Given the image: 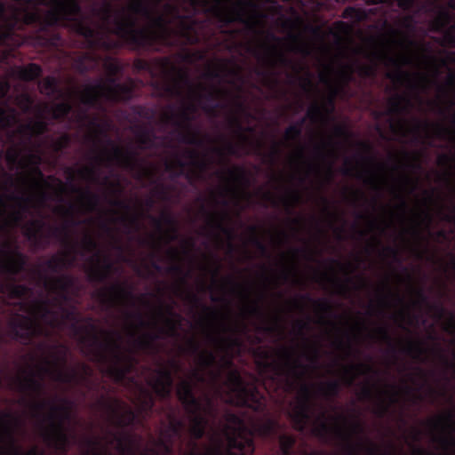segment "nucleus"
Instances as JSON below:
<instances>
[{
  "instance_id": "c756f323",
  "label": "nucleus",
  "mask_w": 455,
  "mask_h": 455,
  "mask_svg": "<svg viewBox=\"0 0 455 455\" xmlns=\"http://www.w3.org/2000/svg\"><path fill=\"white\" fill-rule=\"evenodd\" d=\"M298 252L295 251L289 253H282L279 259V275L277 282L288 281L296 275V263Z\"/></svg>"
},
{
  "instance_id": "bb28decb",
  "label": "nucleus",
  "mask_w": 455,
  "mask_h": 455,
  "mask_svg": "<svg viewBox=\"0 0 455 455\" xmlns=\"http://www.w3.org/2000/svg\"><path fill=\"white\" fill-rule=\"evenodd\" d=\"M100 164H116L131 167L133 164L132 156L123 148L114 145H108L97 157Z\"/></svg>"
},
{
  "instance_id": "7ed1b4c3",
  "label": "nucleus",
  "mask_w": 455,
  "mask_h": 455,
  "mask_svg": "<svg viewBox=\"0 0 455 455\" xmlns=\"http://www.w3.org/2000/svg\"><path fill=\"white\" fill-rule=\"evenodd\" d=\"M320 331L321 335L311 344H305L300 348L280 350L277 367L280 373L291 381V385L304 375H315V369L322 363L320 357L330 353L331 363L326 365V371L347 384L363 375L364 383L361 396L372 400L374 411L379 415L387 411L394 403L422 399L425 391L428 389L426 376L421 370L413 369L401 386L396 387L373 381L371 368L368 364L346 362L349 356H355V345L364 339H387L385 326L370 327L364 322L347 320L339 323L322 324Z\"/></svg>"
},
{
  "instance_id": "f8f14e48",
  "label": "nucleus",
  "mask_w": 455,
  "mask_h": 455,
  "mask_svg": "<svg viewBox=\"0 0 455 455\" xmlns=\"http://www.w3.org/2000/svg\"><path fill=\"white\" fill-rule=\"evenodd\" d=\"M350 33L351 27L342 21L337 22L332 29L339 53L327 63L323 64L319 71L320 83L326 91L327 98L323 103H313L308 109L307 116L315 124L325 125L328 123L329 114L333 108L332 99L339 92L355 68L352 60L342 56L344 41Z\"/></svg>"
},
{
  "instance_id": "37998d69",
  "label": "nucleus",
  "mask_w": 455,
  "mask_h": 455,
  "mask_svg": "<svg viewBox=\"0 0 455 455\" xmlns=\"http://www.w3.org/2000/svg\"><path fill=\"white\" fill-rule=\"evenodd\" d=\"M8 91V85L5 82H0V98L4 97Z\"/></svg>"
},
{
  "instance_id": "58836bf2",
  "label": "nucleus",
  "mask_w": 455,
  "mask_h": 455,
  "mask_svg": "<svg viewBox=\"0 0 455 455\" xmlns=\"http://www.w3.org/2000/svg\"><path fill=\"white\" fill-rule=\"evenodd\" d=\"M5 291L12 298H20L27 292L26 289L20 285L6 286Z\"/></svg>"
},
{
  "instance_id": "0eeeda50",
  "label": "nucleus",
  "mask_w": 455,
  "mask_h": 455,
  "mask_svg": "<svg viewBox=\"0 0 455 455\" xmlns=\"http://www.w3.org/2000/svg\"><path fill=\"white\" fill-rule=\"evenodd\" d=\"M66 347H40L32 355L29 365L9 380L11 388L28 392L29 398H22L20 406L34 419L44 439L57 450H64L72 438L69 421L72 418V403L60 399L45 400L39 393L40 379L47 375L60 382L78 381L90 374L84 365L75 369L64 365Z\"/></svg>"
},
{
  "instance_id": "6e6552de",
  "label": "nucleus",
  "mask_w": 455,
  "mask_h": 455,
  "mask_svg": "<svg viewBox=\"0 0 455 455\" xmlns=\"http://www.w3.org/2000/svg\"><path fill=\"white\" fill-rule=\"evenodd\" d=\"M6 160L16 168L17 177L0 175V220L4 227L20 225L30 208L47 206L68 221L76 212L94 208V196L84 191H79L76 201L68 206L57 204L67 197L66 187L57 179L43 180L37 168L41 160L37 151L12 147L6 152Z\"/></svg>"
},
{
  "instance_id": "8fccbe9b",
  "label": "nucleus",
  "mask_w": 455,
  "mask_h": 455,
  "mask_svg": "<svg viewBox=\"0 0 455 455\" xmlns=\"http://www.w3.org/2000/svg\"><path fill=\"white\" fill-rule=\"evenodd\" d=\"M334 232L336 233V235L339 237V238H342L344 235L339 232H337L336 230H334Z\"/></svg>"
},
{
  "instance_id": "e433bc0d",
  "label": "nucleus",
  "mask_w": 455,
  "mask_h": 455,
  "mask_svg": "<svg viewBox=\"0 0 455 455\" xmlns=\"http://www.w3.org/2000/svg\"><path fill=\"white\" fill-rule=\"evenodd\" d=\"M248 237L243 238V243L244 244H252L256 246L259 251L264 254L266 252V249L262 243L259 241V239L257 236L256 230L254 228H250L248 230Z\"/></svg>"
},
{
  "instance_id": "20e7f679",
  "label": "nucleus",
  "mask_w": 455,
  "mask_h": 455,
  "mask_svg": "<svg viewBox=\"0 0 455 455\" xmlns=\"http://www.w3.org/2000/svg\"><path fill=\"white\" fill-rule=\"evenodd\" d=\"M252 290L251 286H246L239 291V315L235 317L228 310L207 309L200 322L208 347L198 354L196 371L183 379L177 387L178 396L189 414L190 431L196 437L203 435L212 411L211 401L202 395L197 382L206 381L215 386L223 373L221 392L226 402L252 406L259 399L255 387L244 383L231 366V355L239 344L237 333L244 329L243 320L258 315L260 311V296L252 295Z\"/></svg>"
},
{
  "instance_id": "aec40b11",
  "label": "nucleus",
  "mask_w": 455,
  "mask_h": 455,
  "mask_svg": "<svg viewBox=\"0 0 455 455\" xmlns=\"http://www.w3.org/2000/svg\"><path fill=\"white\" fill-rule=\"evenodd\" d=\"M69 109L70 106L67 103L57 104L54 108L44 105L38 110L37 119L30 121L26 125H21L19 132L23 140H26L28 136L42 133L46 125L44 119L50 116L59 118L67 114Z\"/></svg>"
},
{
  "instance_id": "ddd939ff",
  "label": "nucleus",
  "mask_w": 455,
  "mask_h": 455,
  "mask_svg": "<svg viewBox=\"0 0 455 455\" xmlns=\"http://www.w3.org/2000/svg\"><path fill=\"white\" fill-rule=\"evenodd\" d=\"M403 289L411 296L415 292L409 279L405 280L397 274L387 276L376 289V302L381 309L394 308V321L405 328L413 323L415 313L420 307V295L416 293L409 301L405 295L401 294Z\"/></svg>"
},
{
  "instance_id": "09e8293b",
  "label": "nucleus",
  "mask_w": 455,
  "mask_h": 455,
  "mask_svg": "<svg viewBox=\"0 0 455 455\" xmlns=\"http://www.w3.org/2000/svg\"><path fill=\"white\" fill-rule=\"evenodd\" d=\"M335 134H341L342 133V130L341 128H337L334 132Z\"/></svg>"
},
{
  "instance_id": "c03bdc74",
  "label": "nucleus",
  "mask_w": 455,
  "mask_h": 455,
  "mask_svg": "<svg viewBox=\"0 0 455 455\" xmlns=\"http://www.w3.org/2000/svg\"><path fill=\"white\" fill-rule=\"evenodd\" d=\"M304 90L307 92H311L313 89V84L310 80L307 81V83L303 84Z\"/></svg>"
},
{
  "instance_id": "c85d7f7f",
  "label": "nucleus",
  "mask_w": 455,
  "mask_h": 455,
  "mask_svg": "<svg viewBox=\"0 0 455 455\" xmlns=\"http://www.w3.org/2000/svg\"><path fill=\"white\" fill-rule=\"evenodd\" d=\"M207 225L211 230L206 233L211 237L215 245L223 246V238H225L228 250L232 251L235 239L234 232L230 228L224 227L222 221L212 217L207 220Z\"/></svg>"
},
{
  "instance_id": "cd10ccee",
  "label": "nucleus",
  "mask_w": 455,
  "mask_h": 455,
  "mask_svg": "<svg viewBox=\"0 0 455 455\" xmlns=\"http://www.w3.org/2000/svg\"><path fill=\"white\" fill-rule=\"evenodd\" d=\"M403 350L412 358L427 361L439 358L443 361L439 350L430 347L428 344L415 339H408L403 347Z\"/></svg>"
},
{
  "instance_id": "4468645a",
  "label": "nucleus",
  "mask_w": 455,
  "mask_h": 455,
  "mask_svg": "<svg viewBox=\"0 0 455 455\" xmlns=\"http://www.w3.org/2000/svg\"><path fill=\"white\" fill-rule=\"evenodd\" d=\"M283 28L286 30L284 38H272L266 44L267 62L274 64L283 61L285 52L307 55L316 51L317 40L300 18L293 17L285 20ZM319 52L323 57L330 58V51L327 47L322 46Z\"/></svg>"
},
{
  "instance_id": "f704fd0d",
  "label": "nucleus",
  "mask_w": 455,
  "mask_h": 455,
  "mask_svg": "<svg viewBox=\"0 0 455 455\" xmlns=\"http://www.w3.org/2000/svg\"><path fill=\"white\" fill-rule=\"evenodd\" d=\"M43 225L39 220H33L24 227V232L29 239H36L41 235Z\"/></svg>"
},
{
  "instance_id": "f257e3e1",
  "label": "nucleus",
  "mask_w": 455,
  "mask_h": 455,
  "mask_svg": "<svg viewBox=\"0 0 455 455\" xmlns=\"http://www.w3.org/2000/svg\"><path fill=\"white\" fill-rule=\"evenodd\" d=\"M159 71L164 80L166 91L172 94L186 95L182 97L180 108H168L163 113L162 119L166 124H172L187 131L189 134L183 140L195 144L196 136L190 130L188 121L192 119L201 107L206 112H211L215 107L230 106L235 108L236 125L233 131L232 140H221L211 142L206 147L198 145L189 148L180 159L177 160L180 172H175V163L169 160L165 163L166 170L174 174L189 172L196 178H206L208 171L213 170L223 180L228 204L237 208H243L251 202L246 188L244 172L238 167H225L228 154H247L260 147V140L250 128L242 126L241 119L243 113V102L241 92L238 90L236 80L239 74L225 60H216L212 68L203 78L197 86L188 84L184 72L178 68L172 60H163Z\"/></svg>"
},
{
  "instance_id": "de8ad7c7",
  "label": "nucleus",
  "mask_w": 455,
  "mask_h": 455,
  "mask_svg": "<svg viewBox=\"0 0 455 455\" xmlns=\"http://www.w3.org/2000/svg\"><path fill=\"white\" fill-rule=\"evenodd\" d=\"M377 129L379 131V134H380L381 137H383V138H389L388 136H386V135L383 134V132H381V129L379 126L377 127Z\"/></svg>"
},
{
  "instance_id": "a18cd8bd",
  "label": "nucleus",
  "mask_w": 455,
  "mask_h": 455,
  "mask_svg": "<svg viewBox=\"0 0 455 455\" xmlns=\"http://www.w3.org/2000/svg\"><path fill=\"white\" fill-rule=\"evenodd\" d=\"M67 141H68V140L66 137L61 138L60 143L55 146L56 149H60L61 147H63L67 143Z\"/></svg>"
},
{
  "instance_id": "9d476101",
  "label": "nucleus",
  "mask_w": 455,
  "mask_h": 455,
  "mask_svg": "<svg viewBox=\"0 0 455 455\" xmlns=\"http://www.w3.org/2000/svg\"><path fill=\"white\" fill-rule=\"evenodd\" d=\"M98 220L91 224V231L83 239V255L92 253L85 269L92 280L106 277L113 267L109 259V249L101 247L107 242L115 248L118 233H129L139 228L138 214L122 203L108 206L105 212L97 213Z\"/></svg>"
},
{
  "instance_id": "3c124183",
  "label": "nucleus",
  "mask_w": 455,
  "mask_h": 455,
  "mask_svg": "<svg viewBox=\"0 0 455 455\" xmlns=\"http://www.w3.org/2000/svg\"><path fill=\"white\" fill-rule=\"evenodd\" d=\"M145 174L150 176L152 174V171L151 170H146L145 171Z\"/></svg>"
},
{
  "instance_id": "f3484780",
  "label": "nucleus",
  "mask_w": 455,
  "mask_h": 455,
  "mask_svg": "<svg viewBox=\"0 0 455 455\" xmlns=\"http://www.w3.org/2000/svg\"><path fill=\"white\" fill-rule=\"evenodd\" d=\"M139 440L124 434H105L92 436L83 445L82 455H132Z\"/></svg>"
},
{
  "instance_id": "412c9836",
  "label": "nucleus",
  "mask_w": 455,
  "mask_h": 455,
  "mask_svg": "<svg viewBox=\"0 0 455 455\" xmlns=\"http://www.w3.org/2000/svg\"><path fill=\"white\" fill-rule=\"evenodd\" d=\"M36 4L50 7L47 20L50 23L60 20H76L79 7L75 0H34Z\"/></svg>"
},
{
  "instance_id": "423d86ee",
  "label": "nucleus",
  "mask_w": 455,
  "mask_h": 455,
  "mask_svg": "<svg viewBox=\"0 0 455 455\" xmlns=\"http://www.w3.org/2000/svg\"><path fill=\"white\" fill-rule=\"evenodd\" d=\"M96 296L104 305L123 306L122 319L118 324L126 344L119 333L107 332L94 325L84 324V330L78 337L80 348L92 360L100 362L102 371L116 380L122 379L133 365L128 348H145L155 338L163 334L179 336L184 330V321L164 307L156 295L134 299L124 286L115 284L100 289Z\"/></svg>"
},
{
  "instance_id": "f03ea898",
  "label": "nucleus",
  "mask_w": 455,
  "mask_h": 455,
  "mask_svg": "<svg viewBox=\"0 0 455 455\" xmlns=\"http://www.w3.org/2000/svg\"><path fill=\"white\" fill-rule=\"evenodd\" d=\"M455 74L444 64L420 55L405 38V112L412 108L440 114L441 123H427L405 116V142H426L436 137L447 140L450 153L438 157V179L446 186L440 196L420 190L419 182L405 172V228H427L432 218L455 222Z\"/></svg>"
},
{
  "instance_id": "b1692460",
  "label": "nucleus",
  "mask_w": 455,
  "mask_h": 455,
  "mask_svg": "<svg viewBox=\"0 0 455 455\" xmlns=\"http://www.w3.org/2000/svg\"><path fill=\"white\" fill-rule=\"evenodd\" d=\"M179 370V363L176 361H172L151 372L148 377V383L158 395L165 396L172 388L171 375L178 372Z\"/></svg>"
},
{
  "instance_id": "a19ab883",
  "label": "nucleus",
  "mask_w": 455,
  "mask_h": 455,
  "mask_svg": "<svg viewBox=\"0 0 455 455\" xmlns=\"http://www.w3.org/2000/svg\"><path fill=\"white\" fill-rule=\"evenodd\" d=\"M293 443V439L287 435H283L280 437V446L282 451L284 455H287L289 449L291 447Z\"/></svg>"
},
{
  "instance_id": "72a5a7b5",
  "label": "nucleus",
  "mask_w": 455,
  "mask_h": 455,
  "mask_svg": "<svg viewBox=\"0 0 455 455\" xmlns=\"http://www.w3.org/2000/svg\"><path fill=\"white\" fill-rule=\"evenodd\" d=\"M39 74L40 68L36 64H30L27 67L20 68L18 76L23 80H32L38 76Z\"/></svg>"
},
{
  "instance_id": "6ab92c4d",
  "label": "nucleus",
  "mask_w": 455,
  "mask_h": 455,
  "mask_svg": "<svg viewBox=\"0 0 455 455\" xmlns=\"http://www.w3.org/2000/svg\"><path fill=\"white\" fill-rule=\"evenodd\" d=\"M315 230L312 228V223H307L304 220L297 219L290 224L287 230L272 232L268 235L270 243L273 245L284 243L290 238L302 241L305 244L311 240L316 239Z\"/></svg>"
},
{
  "instance_id": "49530a36",
  "label": "nucleus",
  "mask_w": 455,
  "mask_h": 455,
  "mask_svg": "<svg viewBox=\"0 0 455 455\" xmlns=\"http://www.w3.org/2000/svg\"><path fill=\"white\" fill-rule=\"evenodd\" d=\"M196 285L198 289H204L207 286L206 283L204 280L196 281Z\"/></svg>"
},
{
  "instance_id": "1a4fd4ad",
  "label": "nucleus",
  "mask_w": 455,
  "mask_h": 455,
  "mask_svg": "<svg viewBox=\"0 0 455 455\" xmlns=\"http://www.w3.org/2000/svg\"><path fill=\"white\" fill-rule=\"evenodd\" d=\"M300 133V127L293 125L286 130L283 144L291 147L289 156L291 169V182L298 183V188L290 190L285 197L284 204L288 206L308 200L307 190H318L331 178L332 163L338 157V148L332 137H323L320 134V141L315 149V159L308 160L303 147L297 143Z\"/></svg>"
},
{
  "instance_id": "4be33fe9",
  "label": "nucleus",
  "mask_w": 455,
  "mask_h": 455,
  "mask_svg": "<svg viewBox=\"0 0 455 455\" xmlns=\"http://www.w3.org/2000/svg\"><path fill=\"white\" fill-rule=\"evenodd\" d=\"M120 90V86L114 80L108 79L85 86L81 92L80 99L84 103H93L100 98L117 100L121 99Z\"/></svg>"
},
{
  "instance_id": "c9c22d12",
  "label": "nucleus",
  "mask_w": 455,
  "mask_h": 455,
  "mask_svg": "<svg viewBox=\"0 0 455 455\" xmlns=\"http://www.w3.org/2000/svg\"><path fill=\"white\" fill-rule=\"evenodd\" d=\"M15 122V114L12 109L0 106V127H7Z\"/></svg>"
},
{
  "instance_id": "4c0bfd02",
  "label": "nucleus",
  "mask_w": 455,
  "mask_h": 455,
  "mask_svg": "<svg viewBox=\"0 0 455 455\" xmlns=\"http://www.w3.org/2000/svg\"><path fill=\"white\" fill-rule=\"evenodd\" d=\"M55 87V80L51 77L45 78L41 84H40V90L43 93L50 95Z\"/></svg>"
},
{
  "instance_id": "864d4df0",
  "label": "nucleus",
  "mask_w": 455,
  "mask_h": 455,
  "mask_svg": "<svg viewBox=\"0 0 455 455\" xmlns=\"http://www.w3.org/2000/svg\"><path fill=\"white\" fill-rule=\"evenodd\" d=\"M328 226H329L331 228H333V227H332V224L331 223V221H329V222H328Z\"/></svg>"
},
{
  "instance_id": "393cba45",
  "label": "nucleus",
  "mask_w": 455,
  "mask_h": 455,
  "mask_svg": "<svg viewBox=\"0 0 455 455\" xmlns=\"http://www.w3.org/2000/svg\"><path fill=\"white\" fill-rule=\"evenodd\" d=\"M168 429L161 431L159 441L148 443L139 455H167L170 451L169 441L178 435L180 428V422L174 419H170Z\"/></svg>"
},
{
  "instance_id": "5701e85b",
  "label": "nucleus",
  "mask_w": 455,
  "mask_h": 455,
  "mask_svg": "<svg viewBox=\"0 0 455 455\" xmlns=\"http://www.w3.org/2000/svg\"><path fill=\"white\" fill-rule=\"evenodd\" d=\"M99 408L107 419L119 426L132 422L134 416L132 411L122 402L114 398H105L99 403Z\"/></svg>"
},
{
  "instance_id": "5fc2aeb1",
  "label": "nucleus",
  "mask_w": 455,
  "mask_h": 455,
  "mask_svg": "<svg viewBox=\"0 0 455 455\" xmlns=\"http://www.w3.org/2000/svg\"><path fill=\"white\" fill-rule=\"evenodd\" d=\"M141 144H142L143 147H147L145 141L141 140Z\"/></svg>"
},
{
  "instance_id": "2eb2a0df",
  "label": "nucleus",
  "mask_w": 455,
  "mask_h": 455,
  "mask_svg": "<svg viewBox=\"0 0 455 455\" xmlns=\"http://www.w3.org/2000/svg\"><path fill=\"white\" fill-rule=\"evenodd\" d=\"M251 433L239 418L228 414L223 433L213 434L204 448L192 447L188 455H251Z\"/></svg>"
},
{
  "instance_id": "a878e982",
  "label": "nucleus",
  "mask_w": 455,
  "mask_h": 455,
  "mask_svg": "<svg viewBox=\"0 0 455 455\" xmlns=\"http://www.w3.org/2000/svg\"><path fill=\"white\" fill-rule=\"evenodd\" d=\"M23 264L21 256L11 241L0 246V275L17 273Z\"/></svg>"
},
{
  "instance_id": "ea45409f",
  "label": "nucleus",
  "mask_w": 455,
  "mask_h": 455,
  "mask_svg": "<svg viewBox=\"0 0 455 455\" xmlns=\"http://www.w3.org/2000/svg\"><path fill=\"white\" fill-rule=\"evenodd\" d=\"M78 176L87 181H93L95 180L94 170L91 166H85L79 170Z\"/></svg>"
},
{
  "instance_id": "6e6d98bb",
  "label": "nucleus",
  "mask_w": 455,
  "mask_h": 455,
  "mask_svg": "<svg viewBox=\"0 0 455 455\" xmlns=\"http://www.w3.org/2000/svg\"><path fill=\"white\" fill-rule=\"evenodd\" d=\"M374 299L376 300V294L374 295V299H371V301H374Z\"/></svg>"
},
{
  "instance_id": "39448f33",
  "label": "nucleus",
  "mask_w": 455,
  "mask_h": 455,
  "mask_svg": "<svg viewBox=\"0 0 455 455\" xmlns=\"http://www.w3.org/2000/svg\"><path fill=\"white\" fill-rule=\"evenodd\" d=\"M192 10L212 11L221 19L231 21L246 20L256 25L259 20L251 0H179ZM173 2L165 0H131L126 6L112 9L102 4L94 9L97 20L92 25L79 23V32L93 37L104 32L114 33L140 45H152L155 42L174 44L182 42L193 44L198 40L199 25L188 15L173 10Z\"/></svg>"
},
{
  "instance_id": "dca6fc26",
  "label": "nucleus",
  "mask_w": 455,
  "mask_h": 455,
  "mask_svg": "<svg viewBox=\"0 0 455 455\" xmlns=\"http://www.w3.org/2000/svg\"><path fill=\"white\" fill-rule=\"evenodd\" d=\"M166 259L169 262V270L184 274V281L194 277V272H199V275H209L212 281L217 278V266L215 260L206 255L201 259H195L192 251V242H183L180 248L169 247L166 251Z\"/></svg>"
},
{
  "instance_id": "603ef678",
  "label": "nucleus",
  "mask_w": 455,
  "mask_h": 455,
  "mask_svg": "<svg viewBox=\"0 0 455 455\" xmlns=\"http://www.w3.org/2000/svg\"><path fill=\"white\" fill-rule=\"evenodd\" d=\"M449 330H450V331H453L455 330V327L454 326H451Z\"/></svg>"
},
{
  "instance_id": "79ce46f5",
  "label": "nucleus",
  "mask_w": 455,
  "mask_h": 455,
  "mask_svg": "<svg viewBox=\"0 0 455 455\" xmlns=\"http://www.w3.org/2000/svg\"><path fill=\"white\" fill-rule=\"evenodd\" d=\"M275 427V423L272 420H266L265 422L261 423L258 430L262 435H267L270 433Z\"/></svg>"
},
{
  "instance_id": "473e14b6",
  "label": "nucleus",
  "mask_w": 455,
  "mask_h": 455,
  "mask_svg": "<svg viewBox=\"0 0 455 455\" xmlns=\"http://www.w3.org/2000/svg\"><path fill=\"white\" fill-rule=\"evenodd\" d=\"M75 260L74 251L72 249H67L64 252L57 255L49 262V267L57 269L69 266Z\"/></svg>"
},
{
  "instance_id": "2f4dec72",
  "label": "nucleus",
  "mask_w": 455,
  "mask_h": 455,
  "mask_svg": "<svg viewBox=\"0 0 455 455\" xmlns=\"http://www.w3.org/2000/svg\"><path fill=\"white\" fill-rule=\"evenodd\" d=\"M133 394V402L140 411H147L151 408L153 400L151 394L148 390L138 384H134Z\"/></svg>"
},
{
  "instance_id": "7c9ffc66",
  "label": "nucleus",
  "mask_w": 455,
  "mask_h": 455,
  "mask_svg": "<svg viewBox=\"0 0 455 455\" xmlns=\"http://www.w3.org/2000/svg\"><path fill=\"white\" fill-rule=\"evenodd\" d=\"M156 231L153 235V239L158 243H165L172 240L175 236L176 228L173 223H169L167 227L162 221L154 222Z\"/></svg>"
},
{
  "instance_id": "a211bd4d",
  "label": "nucleus",
  "mask_w": 455,
  "mask_h": 455,
  "mask_svg": "<svg viewBox=\"0 0 455 455\" xmlns=\"http://www.w3.org/2000/svg\"><path fill=\"white\" fill-rule=\"evenodd\" d=\"M34 19L35 13L28 12V5L23 7L20 0H14V4L8 7L0 4V44L11 36L12 29L22 26V21L28 23Z\"/></svg>"
},
{
  "instance_id": "9b49d317",
  "label": "nucleus",
  "mask_w": 455,
  "mask_h": 455,
  "mask_svg": "<svg viewBox=\"0 0 455 455\" xmlns=\"http://www.w3.org/2000/svg\"><path fill=\"white\" fill-rule=\"evenodd\" d=\"M47 301H33L31 304L20 302L19 312L11 319L10 325L15 336L23 339L36 333H43L41 326L67 324L73 321V312L66 306L68 284L63 279H51L45 283Z\"/></svg>"
}]
</instances>
